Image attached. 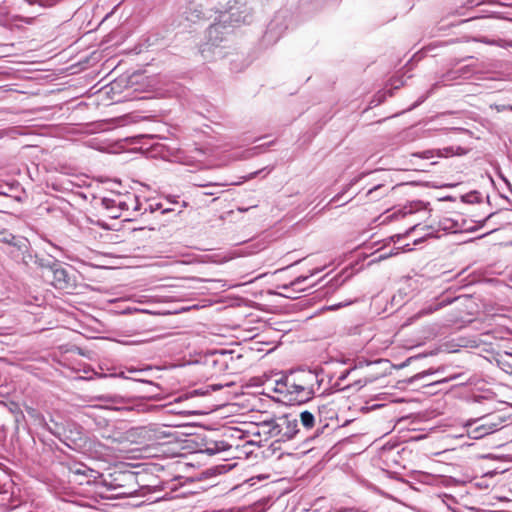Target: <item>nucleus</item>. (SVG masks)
Listing matches in <instances>:
<instances>
[{
    "mask_svg": "<svg viewBox=\"0 0 512 512\" xmlns=\"http://www.w3.org/2000/svg\"><path fill=\"white\" fill-rule=\"evenodd\" d=\"M275 420L276 442L290 440L297 433V420L291 419L288 415H283Z\"/></svg>",
    "mask_w": 512,
    "mask_h": 512,
    "instance_id": "6",
    "label": "nucleus"
},
{
    "mask_svg": "<svg viewBox=\"0 0 512 512\" xmlns=\"http://www.w3.org/2000/svg\"><path fill=\"white\" fill-rule=\"evenodd\" d=\"M318 377L311 371H297L277 383L276 391L283 394L291 403H305L315 394Z\"/></svg>",
    "mask_w": 512,
    "mask_h": 512,
    "instance_id": "1",
    "label": "nucleus"
},
{
    "mask_svg": "<svg viewBox=\"0 0 512 512\" xmlns=\"http://www.w3.org/2000/svg\"><path fill=\"white\" fill-rule=\"evenodd\" d=\"M203 367L205 375L214 378L223 374H240L247 369L248 361L242 354L221 350L205 356Z\"/></svg>",
    "mask_w": 512,
    "mask_h": 512,
    "instance_id": "2",
    "label": "nucleus"
},
{
    "mask_svg": "<svg viewBox=\"0 0 512 512\" xmlns=\"http://www.w3.org/2000/svg\"><path fill=\"white\" fill-rule=\"evenodd\" d=\"M139 437L143 439L146 446H155L163 439L169 437L168 434L155 427H140L137 429Z\"/></svg>",
    "mask_w": 512,
    "mask_h": 512,
    "instance_id": "8",
    "label": "nucleus"
},
{
    "mask_svg": "<svg viewBox=\"0 0 512 512\" xmlns=\"http://www.w3.org/2000/svg\"><path fill=\"white\" fill-rule=\"evenodd\" d=\"M465 153H466V151L461 147H456V149H454V147H445L442 150H440V155L445 156V157H448L451 155H462Z\"/></svg>",
    "mask_w": 512,
    "mask_h": 512,
    "instance_id": "11",
    "label": "nucleus"
},
{
    "mask_svg": "<svg viewBox=\"0 0 512 512\" xmlns=\"http://www.w3.org/2000/svg\"><path fill=\"white\" fill-rule=\"evenodd\" d=\"M469 304H471V300L468 298H456L449 312V321L451 323L469 322V316L472 315V312L469 311Z\"/></svg>",
    "mask_w": 512,
    "mask_h": 512,
    "instance_id": "7",
    "label": "nucleus"
},
{
    "mask_svg": "<svg viewBox=\"0 0 512 512\" xmlns=\"http://www.w3.org/2000/svg\"><path fill=\"white\" fill-rule=\"evenodd\" d=\"M238 438L245 440L246 443L261 446L271 439L276 441L275 420H264L260 423H250L247 428L240 430Z\"/></svg>",
    "mask_w": 512,
    "mask_h": 512,
    "instance_id": "3",
    "label": "nucleus"
},
{
    "mask_svg": "<svg viewBox=\"0 0 512 512\" xmlns=\"http://www.w3.org/2000/svg\"><path fill=\"white\" fill-rule=\"evenodd\" d=\"M373 380H374V378H369V379H368V378H365V380H364V383H363V384L365 385V384H367L368 382H372Z\"/></svg>",
    "mask_w": 512,
    "mask_h": 512,
    "instance_id": "14",
    "label": "nucleus"
},
{
    "mask_svg": "<svg viewBox=\"0 0 512 512\" xmlns=\"http://www.w3.org/2000/svg\"><path fill=\"white\" fill-rule=\"evenodd\" d=\"M441 307V305H437L436 307L432 308V307H429L427 310H424L423 312H421V314H430V313H433L434 311L438 310L439 308Z\"/></svg>",
    "mask_w": 512,
    "mask_h": 512,
    "instance_id": "12",
    "label": "nucleus"
},
{
    "mask_svg": "<svg viewBox=\"0 0 512 512\" xmlns=\"http://www.w3.org/2000/svg\"><path fill=\"white\" fill-rule=\"evenodd\" d=\"M394 189V187H389L384 184L377 185L372 189L368 190L367 196L371 201H377L383 197H387L388 194Z\"/></svg>",
    "mask_w": 512,
    "mask_h": 512,
    "instance_id": "9",
    "label": "nucleus"
},
{
    "mask_svg": "<svg viewBox=\"0 0 512 512\" xmlns=\"http://www.w3.org/2000/svg\"><path fill=\"white\" fill-rule=\"evenodd\" d=\"M300 422L302 426L306 429H311L315 424V417L309 411H303L300 413Z\"/></svg>",
    "mask_w": 512,
    "mask_h": 512,
    "instance_id": "10",
    "label": "nucleus"
},
{
    "mask_svg": "<svg viewBox=\"0 0 512 512\" xmlns=\"http://www.w3.org/2000/svg\"><path fill=\"white\" fill-rule=\"evenodd\" d=\"M502 421L500 418L486 416L481 419L475 420L467 425V434L470 438L480 439L489 435L499 429Z\"/></svg>",
    "mask_w": 512,
    "mask_h": 512,
    "instance_id": "4",
    "label": "nucleus"
},
{
    "mask_svg": "<svg viewBox=\"0 0 512 512\" xmlns=\"http://www.w3.org/2000/svg\"><path fill=\"white\" fill-rule=\"evenodd\" d=\"M209 29H210V33H212V31H213V30H214V31H217V25H216V24H213V25H211V26H210V28H209Z\"/></svg>",
    "mask_w": 512,
    "mask_h": 512,
    "instance_id": "13",
    "label": "nucleus"
},
{
    "mask_svg": "<svg viewBox=\"0 0 512 512\" xmlns=\"http://www.w3.org/2000/svg\"><path fill=\"white\" fill-rule=\"evenodd\" d=\"M48 279L56 289L67 290L75 286L74 280L61 265L54 264L47 270Z\"/></svg>",
    "mask_w": 512,
    "mask_h": 512,
    "instance_id": "5",
    "label": "nucleus"
}]
</instances>
